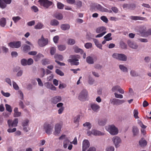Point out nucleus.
I'll use <instances>...</instances> for the list:
<instances>
[{
	"label": "nucleus",
	"instance_id": "1",
	"mask_svg": "<svg viewBox=\"0 0 151 151\" xmlns=\"http://www.w3.org/2000/svg\"><path fill=\"white\" fill-rule=\"evenodd\" d=\"M106 129L112 135H116L119 132L117 128L114 125H109L106 127Z\"/></svg>",
	"mask_w": 151,
	"mask_h": 151
},
{
	"label": "nucleus",
	"instance_id": "2",
	"mask_svg": "<svg viewBox=\"0 0 151 151\" xmlns=\"http://www.w3.org/2000/svg\"><path fill=\"white\" fill-rule=\"evenodd\" d=\"M39 2L41 6L45 9H48L51 6L54 5L53 3L48 0H39Z\"/></svg>",
	"mask_w": 151,
	"mask_h": 151
},
{
	"label": "nucleus",
	"instance_id": "3",
	"mask_svg": "<svg viewBox=\"0 0 151 151\" xmlns=\"http://www.w3.org/2000/svg\"><path fill=\"white\" fill-rule=\"evenodd\" d=\"M112 141L116 148L120 147L122 142L121 139L117 136L113 137L112 138Z\"/></svg>",
	"mask_w": 151,
	"mask_h": 151
},
{
	"label": "nucleus",
	"instance_id": "4",
	"mask_svg": "<svg viewBox=\"0 0 151 151\" xmlns=\"http://www.w3.org/2000/svg\"><path fill=\"white\" fill-rule=\"evenodd\" d=\"M112 56L114 58L119 61H125L127 60V56L124 54L114 53Z\"/></svg>",
	"mask_w": 151,
	"mask_h": 151
},
{
	"label": "nucleus",
	"instance_id": "5",
	"mask_svg": "<svg viewBox=\"0 0 151 151\" xmlns=\"http://www.w3.org/2000/svg\"><path fill=\"white\" fill-rule=\"evenodd\" d=\"M70 57L72 58L69 59L68 61L70 63L71 65H79V62H78V59L80 58V56L78 55H71Z\"/></svg>",
	"mask_w": 151,
	"mask_h": 151
},
{
	"label": "nucleus",
	"instance_id": "6",
	"mask_svg": "<svg viewBox=\"0 0 151 151\" xmlns=\"http://www.w3.org/2000/svg\"><path fill=\"white\" fill-rule=\"evenodd\" d=\"M43 127L44 130L47 134L50 135L52 133L53 128V125L52 124L45 123Z\"/></svg>",
	"mask_w": 151,
	"mask_h": 151
},
{
	"label": "nucleus",
	"instance_id": "7",
	"mask_svg": "<svg viewBox=\"0 0 151 151\" xmlns=\"http://www.w3.org/2000/svg\"><path fill=\"white\" fill-rule=\"evenodd\" d=\"M93 6L95 9H96L100 12L109 13L112 12V11L109 10L108 9L104 8L99 4H94Z\"/></svg>",
	"mask_w": 151,
	"mask_h": 151
},
{
	"label": "nucleus",
	"instance_id": "8",
	"mask_svg": "<svg viewBox=\"0 0 151 151\" xmlns=\"http://www.w3.org/2000/svg\"><path fill=\"white\" fill-rule=\"evenodd\" d=\"M62 127V124L60 123H58L56 124L54 127L55 131L53 133V134L55 135H58L61 131V129Z\"/></svg>",
	"mask_w": 151,
	"mask_h": 151
},
{
	"label": "nucleus",
	"instance_id": "9",
	"mask_svg": "<svg viewBox=\"0 0 151 151\" xmlns=\"http://www.w3.org/2000/svg\"><path fill=\"white\" fill-rule=\"evenodd\" d=\"M48 42V39L44 38L43 35H42L41 38L38 40V41L39 45L41 47L46 45L47 44Z\"/></svg>",
	"mask_w": 151,
	"mask_h": 151
},
{
	"label": "nucleus",
	"instance_id": "10",
	"mask_svg": "<svg viewBox=\"0 0 151 151\" xmlns=\"http://www.w3.org/2000/svg\"><path fill=\"white\" fill-rule=\"evenodd\" d=\"M8 45L12 48H18L21 46V43L19 41L12 42L8 43Z\"/></svg>",
	"mask_w": 151,
	"mask_h": 151
},
{
	"label": "nucleus",
	"instance_id": "11",
	"mask_svg": "<svg viewBox=\"0 0 151 151\" xmlns=\"http://www.w3.org/2000/svg\"><path fill=\"white\" fill-rule=\"evenodd\" d=\"M88 92L85 89L82 90L79 94L78 96L79 99L81 101H83L87 97Z\"/></svg>",
	"mask_w": 151,
	"mask_h": 151
},
{
	"label": "nucleus",
	"instance_id": "12",
	"mask_svg": "<svg viewBox=\"0 0 151 151\" xmlns=\"http://www.w3.org/2000/svg\"><path fill=\"white\" fill-rule=\"evenodd\" d=\"M125 102V101L117 99L114 98L110 99V102L113 105H118L122 104Z\"/></svg>",
	"mask_w": 151,
	"mask_h": 151
},
{
	"label": "nucleus",
	"instance_id": "13",
	"mask_svg": "<svg viewBox=\"0 0 151 151\" xmlns=\"http://www.w3.org/2000/svg\"><path fill=\"white\" fill-rule=\"evenodd\" d=\"M12 0H0V8L3 9L5 8L7 4H11Z\"/></svg>",
	"mask_w": 151,
	"mask_h": 151
},
{
	"label": "nucleus",
	"instance_id": "14",
	"mask_svg": "<svg viewBox=\"0 0 151 151\" xmlns=\"http://www.w3.org/2000/svg\"><path fill=\"white\" fill-rule=\"evenodd\" d=\"M63 147L65 148H66L68 147V149L71 150L72 148L73 145L71 142L68 139H65L63 142Z\"/></svg>",
	"mask_w": 151,
	"mask_h": 151
},
{
	"label": "nucleus",
	"instance_id": "15",
	"mask_svg": "<svg viewBox=\"0 0 151 151\" xmlns=\"http://www.w3.org/2000/svg\"><path fill=\"white\" fill-rule=\"evenodd\" d=\"M18 119L17 118L14 119L13 121L9 120L7 121L9 127H16L17 126Z\"/></svg>",
	"mask_w": 151,
	"mask_h": 151
},
{
	"label": "nucleus",
	"instance_id": "16",
	"mask_svg": "<svg viewBox=\"0 0 151 151\" xmlns=\"http://www.w3.org/2000/svg\"><path fill=\"white\" fill-rule=\"evenodd\" d=\"M111 90L113 92H115V93L116 91H118L119 93L121 94H124V91L119 85H116L113 86L111 88Z\"/></svg>",
	"mask_w": 151,
	"mask_h": 151
},
{
	"label": "nucleus",
	"instance_id": "17",
	"mask_svg": "<svg viewBox=\"0 0 151 151\" xmlns=\"http://www.w3.org/2000/svg\"><path fill=\"white\" fill-rule=\"evenodd\" d=\"M61 100V97L60 96H57L51 98V101L52 103L56 104L58 102H60Z\"/></svg>",
	"mask_w": 151,
	"mask_h": 151
},
{
	"label": "nucleus",
	"instance_id": "18",
	"mask_svg": "<svg viewBox=\"0 0 151 151\" xmlns=\"http://www.w3.org/2000/svg\"><path fill=\"white\" fill-rule=\"evenodd\" d=\"M90 146L89 141L86 139L84 140L83 142L82 151H86Z\"/></svg>",
	"mask_w": 151,
	"mask_h": 151
},
{
	"label": "nucleus",
	"instance_id": "19",
	"mask_svg": "<svg viewBox=\"0 0 151 151\" xmlns=\"http://www.w3.org/2000/svg\"><path fill=\"white\" fill-rule=\"evenodd\" d=\"M146 27L144 26H140L139 27V32L141 34V36L145 37L144 35H145L146 32Z\"/></svg>",
	"mask_w": 151,
	"mask_h": 151
},
{
	"label": "nucleus",
	"instance_id": "20",
	"mask_svg": "<svg viewBox=\"0 0 151 151\" xmlns=\"http://www.w3.org/2000/svg\"><path fill=\"white\" fill-rule=\"evenodd\" d=\"M44 85L47 88L53 91H55L56 90V88L52 84L48 82L45 83H44Z\"/></svg>",
	"mask_w": 151,
	"mask_h": 151
},
{
	"label": "nucleus",
	"instance_id": "21",
	"mask_svg": "<svg viewBox=\"0 0 151 151\" xmlns=\"http://www.w3.org/2000/svg\"><path fill=\"white\" fill-rule=\"evenodd\" d=\"M91 107L92 110L94 112H97L100 108L99 105L94 103L91 104Z\"/></svg>",
	"mask_w": 151,
	"mask_h": 151
},
{
	"label": "nucleus",
	"instance_id": "22",
	"mask_svg": "<svg viewBox=\"0 0 151 151\" xmlns=\"http://www.w3.org/2000/svg\"><path fill=\"white\" fill-rule=\"evenodd\" d=\"M107 120L106 118L99 119L98 120V124L101 126H103L106 124Z\"/></svg>",
	"mask_w": 151,
	"mask_h": 151
},
{
	"label": "nucleus",
	"instance_id": "23",
	"mask_svg": "<svg viewBox=\"0 0 151 151\" xmlns=\"http://www.w3.org/2000/svg\"><path fill=\"white\" fill-rule=\"evenodd\" d=\"M106 28L104 27H101L97 28L96 29V32L97 33H102L104 32H106Z\"/></svg>",
	"mask_w": 151,
	"mask_h": 151
},
{
	"label": "nucleus",
	"instance_id": "24",
	"mask_svg": "<svg viewBox=\"0 0 151 151\" xmlns=\"http://www.w3.org/2000/svg\"><path fill=\"white\" fill-rule=\"evenodd\" d=\"M92 134L95 136H100L104 135V134L100 131L95 129L92 130Z\"/></svg>",
	"mask_w": 151,
	"mask_h": 151
},
{
	"label": "nucleus",
	"instance_id": "25",
	"mask_svg": "<svg viewBox=\"0 0 151 151\" xmlns=\"http://www.w3.org/2000/svg\"><path fill=\"white\" fill-rule=\"evenodd\" d=\"M14 116L15 117H18L21 116V113L18 111V108L17 107H15L14 109Z\"/></svg>",
	"mask_w": 151,
	"mask_h": 151
},
{
	"label": "nucleus",
	"instance_id": "26",
	"mask_svg": "<svg viewBox=\"0 0 151 151\" xmlns=\"http://www.w3.org/2000/svg\"><path fill=\"white\" fill-rule=\"evenodd\" d=\"M70 25L67 24H62L60 26L61 29L64 31L68 30L70 29Z\"/></svg>",
	"mask_w": 151,
	"mask_h": 151
},
{
	"label": "nucleus",
	"instance_id": "27",
	"mask_svg": "<svg viewBox=\"0 0 151 151\" xmlns=\"http://www.w3.org/2000/svg\"><path fill=\"white\" fill-rule=\"evenodd\" d=\"M44 56L40 53H39L37 55L33 57V59L35 61H38L40 59L42 58H43Z\"/></svg>",
	"mask_w": 151,
	"mask_h": 151
},
{
	"label": "nucleus",
	"instance_id": "28",
	"mask_svg": "<svg viewBox=\"0 0 151 151\" xmlns=\"http://www.w3.org/2000/svg\"><path fill=\"white\" fill-rule=\"evenodd\" d=\"M93 41L96 46L101 50H102V45L96 39H93Z\"/></svg>",
	"mask_w": 151,
	"mask_h": 151
},
{
	"label": "nucleus",
	"instance_id": "29",
	"mask_svg": "<svg viewBox=\"0 0 151 151\" xmlns=\"http://www.w3.org/2000/svg\"><path fill=\"white\" fill-rule=\"evenodd\" d=\"M6 23V18L3 17L0 19V26L2 27H4Z\"/></svg>",
	"mask_w": 151,
	"mask_h": 151
},
{
	"label": "nucleus",
	"instance_id": "30",
	"mask_svg": "<svg viewBox=\"0 0 151 151\" xmlns=\"http://www.w3.org/2000/svg\"><path fill=\"white\" fill-rule=\"evenodd\" d=\"M23 50L24 52H27L31 50V47L29 45L24 44L22 46Z\"/></svg>",
	"mask_w": 151,
	"mask_h": 151
},
{
	"label": "nucleus",
	"instance_id": "31",
	"mask_svg": "<svg viewBox=\"0 0 151 151\" xmlns=\"http://www.w3.org/2000/svg\"><path fill=\"white\" fill-rule=\"evenodd\" d=\"M129 46L131 48L134 49H136L137 48L138 46L135 43L132 42H129L128 43Z\"/></svg>",
	"mask_w": 151,
	"mask_h": 151
},
{
	"label": "nucleus",
	"instance_id": "32",
	"mask_svg": "<svg viewBox=\"0 0 151 151\" xmlns=\"http://www.w3.org/2000/svg\"><path fill=\"white\" fill-rule=\"evenodd\" d=\"M132 131L134 136H135L138 134L139 130L136 126H134L132 127Z\"/></svg>",
	"mask_w": 151,
	"mask_h": 151
},
{
	"label": "nucleus",
	"instance_id": "33",
	"mask_svg": "<svg viewBox=\"0 0 151 151\" xmlns=\"http://www.w3.org/2000/svg\"><path fill=\"white\" fill-rule=\"evenodd\" d=\"M73 48L74 52L76 53L80 52V53L82 54L83 52V50L76 46H74Z\"/></svg>",
	"mask_w": 151,
	"mask_h": 151
},
{
	"label": "nucleus",
	"instance_id": "34",
	"mask_svg": "<svg viewBox=\"0 0 151 151\" xmlns=\"http://www.w3.org/2000/svg\"><path fill=\"white\" fill-rule=\"evenodd\" d=\"M129 18L133 20H144V18L141 17H139L137 16H132L130 17Z\"/></svg>",
	"mask_w": 151,
	"mask_h": 151
},
{
	"label": "nucleus",
	"instance_id": "35",
	"mask_svg": "<svg viewBox=\"0 0 151 151\" xmlns=\"http://www.w3.org/2000/svg\"><path fill=\"white\" fill-rule=\"evenodd\" d=\"M44 25L42 23L38 22L34 27L35 29H41L43 27Z\"/></svg>",
	"mask_w": 151,
	"mask_h": 151
},
{
	"label": "nucleus",
	"instance_id": "36",
	"mask_svg": "<svg viewBox=\"0 0 151 151\" xmlns=\"http://www.w3.org/2000/svg\"><path fill=\"white\" fill-rule=\"evenodd\" d=\"M86 61L88 63L91 64H93L94 63L93 58L90 56L86 58Z\"/></svg>",
	"mask_w": 151,
	"mask_h": 151
},
{
	"label": "nucleus",
	"instance_id": "37",
	"mask_svg": "<svg viewBox=\"0 0 151 151\" xmlns=\"http://www.w3.org/2000/svg\"><path fill=\"white\" fill-rule=\"evenodd\" d=\"M139 143L141 147H144L147 145V141L143 139H142L139 141Z\"/></svg>",
	"mask_w": 151,
	"mask_h": 151
},
{
	"label": "nucleus",
	"instance_id": "38",
	"mask_svg": "<svg viewBox=\"0 0 151 151\" xmlns=\"http://www.w3.org/2000/svg\"><path fill=\"white\" fill-rule=\"evenodd\" d=\"M75 43V40L74 39L72 38L68 39L67 41L68 44L71 45H74Z\"/></svg>",
	"mask_w": 151,
	"mask_h": 151
},
{
	"label": "nucleus",
	"instance_id": "39",
	"mask_svg": "<svg viewBox=\"0 0 151 151\" xmlns=\"http://www.w3.org/2000/svg\"><path fill=\"white\" fill-rule=\"evenodd\" d=\"M119 68L123 72H127L128 71V70L127 68L125 67L123 65H119Z\"/></svg>",
	"mask_w": 151,
	"mask_h": 151
},
{
	"label": "nucleus",
	"instance_id": "40",
	"mask_svg": "<svg viewBox=\"0 0 151 151\" xmlns=\"http://www.w3.org/2000/svg\"><path fill=\"white\" fill-rule=\"evenodd\" d=\"M55 18L59 20L63 19V18L62 14L59 13H57L55 14Z\"/></svg>",
	"mask_w": 151,
	"mask_h": 151
},
{
	"label": "nucleus",
	"instance_id": "41",
	"mask_svg": "<svg viewBox=\"0 0 151 151\" xmlns=\"http://www.w3.org/2000/svg\"><path fill=\"white\" fill-rule=\"evenodd\" d=\"M80 119V116H76L74 119V123L76 124L77 126L79 125Z\"/></svg>",
	"mask_w": 151,
	"mask_h": 151
},
{
	"label": "nucleus",
	"instance_id": "42",
	"mask_svg": "<svg viewBox=\"0 0 151 151\" xmlns=\"http://www.w3.org/2000/svg\"><path fill=\"white\" fill-rule=\"evenodd\" d=\"M54 58L56 59H58L61 61L63 60V57L62 55L57 54L55 55Z\"/></svg>",
	"mask_w": 151,
	"mask_h": 151
},
{
	"label": "nucleus",
	"instance_id": "43",
	"mask_svg": "<svg viewBox=\"0 0 151 151\" xmlns=\"http://www.w3.org/2000/svg\"><path fill=\"white\" fill-rule=\"evenodd\" d=\"M83 126L84 127H86L88 129H90L91 127V125L89 122H86L83 124Z\"/></svg>",
	"mask_w": 151,
	"mask_h": 151
},
{
	"label": "nucleus",
	"instance_id": "44",
	"mask_svg": "<svg viewBox=\"0 0 151 151\" xmlns=\"http://www.w3.org/2000/svg\"><path fill=\"white\" fill-rule=\"evenodd\" d=\"M59 24V22L56 19L52 20L50 22V24L52 26H56Z\"/></svg>",
	"mask_w": 151,
	"mask_h": 151
},
{
	"label": "nucleus",
	"instance_id": "45",
	"mask_svg": "<svg viewBox=\"0 0 151 151\" xmlns=\"http://www.w3.org/2000/svg\"><path fill=\"white\" fill-rule=\"evenodd\" d=\"M111 33H108L107 35L104 36V38L107 40V41L111 40L112 39V37H111Z\"/></svg>",
	"mask_w": 151,
	"mask_h": 151
},
{
	"label": "nucleus",
	"instance_id": "46",
	"mask_svg": "<svg viewBox=\"0 0 151 151\" xmlns=\"http://www.w3.org/2000/svg\"><path fill=\"white\" fill-rule=\"evenodd\" d=\"M12 19L14 23H17L19 20L21 19V18L18 16L16 17H13L12 18Z\"/></svg>",
	"mask_w": 151,
	"mask_h": 151
},
{
	"label": "nucleus",
	"instance_id": "47",
	"mask_svg": "<svg viewBox=\"0 0 151 151\" xmlns=\"http://www.w3.org/2000/svg\"><path fill=\"white\" fill-rule=\"evenodd\" d=\"M115 148L113 146H109L106 149V151H114Z\"/></svg>",
	"mask_w": 151,
	"mask_h": 151
},
{
	"label": "nucleus",
	"instance_id": "48",
	"mask_svg": "<svg viewBox=\"0 0 151 151\" xmlns=\"http://www.w3.org/2000/svg\"><path fill=\"white\" fill-rule=\"evenodd\" d=\"M5 106L6 110L7 111L9 112H12V109L11 106L10 105L6 104H5Z\"/></svg>",
	"mask_w": 151,
	"mask_h": 151
},
{
	"label": "nucleus",
	"instance_id": "49",
	"mask_svg": "<svg viewBox=\"0 0 151 151\" xmlns=\"http://www.w3.org/2000/svg\"><path fill=\"white\" fill-rule=\"evenodd\" d=\"M12 83L14 88L16 90H18L19 89V87L17 83L14 81H12Z\"/></svg>",
	"mask_w": 151,
	"mask_h": 151
},
{
	"label": "nucleus",
	"instance_id": "50",
	"mask_svg": "<svg viewBox=\"0 0 151 151\" xmlns=\"http://www.w3.org/2000/svg\"><path fill=\"white\" fill-rule=\"evenodd\" d=\"M85 47L87 49L91 48L92 47V45L90 42L86 43L84 45Z\"/></svg>",
	"mask_w": 151,
	"mask_h": 151
},
{
	"label": "nucleus",
	"instance_id": "51",
	"mask_svg": "<svg viewBox=\"0 0 151 151\" xmlns=\"http://www.w3.org/2000/svg\"><path fill=\"white\" fill-rule=\"evenodd\" d=\"M58 48L60 51H63L65 49L66 47L64 45H60L58 46Z\"/></svg>",
	"mask_w": 151,
	"mask_h": 151
},
{
	"label": "nucleus",
	"instance_id": "52",
	"mask_svg": "<svg viewBox=\"0 0 151 151\" xmlns=\"http://www.w3.org/2000/svg\"><path fill=\"white\" fill-rule=\"evenodd\" d=\"M57 6L58 9H63L64 5L61 2H58L57 3Z\"/></svg>",
	"mask_w": 151,
	"mask_h": 151
},
{
	"label": "nucleus",
	"instance_id": "53",
	"mask_svg": "<svg viewBox=\"0 0 151 151\" xmlns=\"http://www.w3.org/2000/svg\"><path fill=\"white\" fill-rule=\"evenodd\" d=\"M149 36H151V28L148 29L144 35L145 37H147Z\"/></svg>",
	"mask_w": 151,
	"mask_h": 151
},
{
	"label": "nucleus",
	"instance_id": "54",
	"mask_svg": "<svg viewBox=\"0 0 151 151\" xmlns=\"http://www.w3.org/2000/svg\"><path fill=\"white\" fill-rule=\"evenodd\" d=\"M29 122V120L26 119L23 121L22 123V125L23 127L27 126L28 125Z\"/></svg>",
	"mask_w": 151,
	"mask_h": 151
},
{
	"label": "nucleus",
	"instance_id": "55",
	"mask_svg": "<svg viewBox=\"0 0 151 151\" xmlns=\"http://www.w3.org/2000/svg\"><path fill=\"white\" fill-rule=\"evenodd\" d=\"M94 82V79L91 76H89L88 78V83L90 85H92Z\"/></svg>",
	"mask_w": 151,
	"mask_h": 151
},
{
	"label": "nucleus",
	"instance_id": "56",
	"mask_svg": "<svg viewBox=\"0 0 151 151\" xmlns=\"http://www.w3.org/2000/svg\"><path fill=\"white\" fill-rule=\"evenodd\" d=\"M75 4L78 8H80L82 6V2L79 0H77L75 2Z\"/></svg>",
	"mask_w": 151,
	"mask_h": 151
},
{
	"label": "nucleus",
	"instance_id": "57",
	"mask_svg": "<svg viewBox=\"0 0 151 151\" xmlns=\"http://www.w3.org/2000/svg\"><path fill=\"white\" fill-rule=\"evenodd\" d=\"M42 63L43 65H45L50 63L49 60L48 59H44L42 60Z\"/></svg>",
	"mask_w": 151,
	"mask_h": 151
},
{
	"label": "nucleus",
	"instance_id": "58",
	"mask_svg": "<svg viewBox=\"0 0 151 151\" xmlns=\"http://www.w3.org/2000/svg\"><path fill=\"white\" fill-rule=\"evenodd\" d=\"M55 73L58 75L63 76L64 75V73L60 70L56 69L55 70Z\"/></svg>",
	"mask_w": 151,
	"mask_h": 151
},
{
	"label": "nucleus",
	"instance_id": "59",
	"mask_svg": "<svg viewBox=\"0 0 151 151\" xmlns=\"http://www.w3.org/2000/svg\"><path fill=\"white\" fill-rule=\"evenodd\" d=\"M130 73L131 76H132L135 77L138 76V73L134 70H131L130 72Z\"/></svg>",
	"mask_w": 151,
	"mask_h": 151
},
{
	"label": "nucleus",
	"instance_id": "60",
	"mask_svg": "<svg viewBox=\"0 0 151 151\" xmlns=\"http://www.w3.org/2000/svg\"><path fill=\"white\" fill-rule=\"evenodd\" d=\"M100 19L104 22L107 23H108V20L107 18L105 16H103L101 17Z\"/></svg>",
	"mask_w": 151,
	"mask_h": 151
},
{
	"label": "nucleus",
	"instance_id": "61",
	"mask_svg": "<svg viewBox=\"0 0 151 151\" xmlns=\"http://www.w3.org/2000/svg\"><path fill=\"white\" fill-rule=\"evenodd\" d=\"M134 116L135 119L139 118V117L138 116V112L137 110L135 109L133 111Z\"/></svg>",
	"mask_w": 151,
	"mask_h": 151
},
{
	"label": "nucleus",
	"instance_id": "62",
	"mask_svg": "<svg viewBox=\"0 0 151 151\" xmlns=\"http://www.w3.org/2000/svg\"><path fill=\"white\" fill-rule=\"evenodd\" d=\"M21 64L23 66L27 65V60L25 59H23L21 61Z\"/></svg>",
	"mask_w": 151,
	"mask_h": 151
},
{
	"label": "nucleus",
	"instance_id": "63",
	"mask_svg": "<svg viewBox=\"0 0 151 151\" xmlns=\"http://www.w3.org/2000/svg\"><path fill=\"white\" fill-rule=\"evenodd\" d=\"M114 95L116 98L122 99L123 98V96L122 94H118L116 92L114 93Z\"/></svg>",
	"mask_w": 151,
	"mask_h": 151
},
{
	"label": "nucleus",
	"instance_id": "64",
	"mask_svg": "<svg viewBox=\"0 0 151 151\" xmlns=\"http://www.w3.org/2000/svg\"><path fill=\"white\" fill-rule=\"evenodd\" d=\"M5 81L11 86H12V83L10 79L9 78H6L5 79Z\"/></svg>",
	"mask_w": 151,
	"mask_h": 151
}]
</instances>
